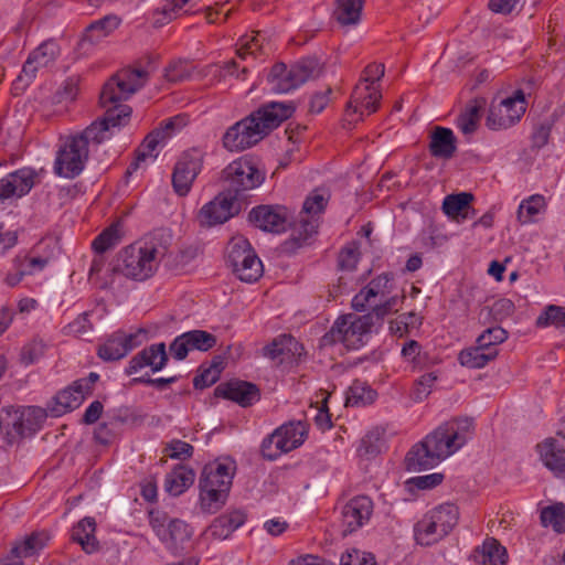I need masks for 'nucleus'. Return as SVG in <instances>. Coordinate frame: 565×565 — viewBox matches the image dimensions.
Segmentation results:
<instances>
[{
  "mask_svg": "<svg viewBox=\"0 0 565 565\" xmlns=\"http://www.w3.org/2000/svg\"><path fill=\"white\" fill-rule=\"evenodd\" d=\"M149 516L153 532L168 550L177 552L183 548V544L190 540L191 531L184 521L170 519L166 513L159 511H151Z\"/></svg>",
  "mask_w": 565,
  "mask_h": 565,
  "instance_id": "1a4fd4ad",
  "label": "nucleus"
},
{
  "mask_svg": "<svg viewBox=\"0 0 565 565\" xmlns=\"http://www.w3.org/2000/svg\"><path fill=\"white\" fill-rule=\"evenodd\" d=\"M121 239V226L120 223H114L105 228L92 243L95 252L104 253L117 244Z\"/></svg>",
  "mask_w": 565,
  "mask_h": 565,
  "instance_id": "79ce46f5",
  "label": "nucleus"
},
{
  "mask_svg": "<svg viewBox=\"0 0 565 565\" xmlns=\"http://www.w3.org/2000/svg\"><path fill=\"white\" fill-rule=\"evenodd\" d=\"M382 95L376 86L370 84H358L352 93L348 105L347 115L364 114L371 115L376 111Z\"/></svg>",
  "mask_w": 565,
  "mask_h": 565,
  "instance_id": "4be33fe9",
  "label": "nucleus"
},
{
  "mask_svg": "<svg viewBox=\"0 0 565 565\" xmlns=\"http://www.w3.org/2000/svg\"><path fill=\"white\" fill-rule=\"evenodd\" d=\"M307 436V427L301 422L284 424L267 436L260 446L263 457L276 460L282 454H287L301 446Z\"/></svg>",
  "mask_w": 565,
  "mask_h": 565,
  "instance_id": "6e6552de",
  "label": "nucleus"
},
{
  "mask_svg": "<svg viewBox=\"0 0 565 565\" xmlns=\"http://www.w3.org/2000/svg\"><path fill=\"white\" fill-rule=\"evenodd\" d=\"M327 205L326 196L315 191L312 192L303 202L302 212L308 216H311V220L301 218L300 227L292 233V242L297 247H301L307 241L317 233V221L313 220V216L321 213Z\"/></svg>",
  "mask_w": 565,
  "mask_h": 565,
  "instance_id": "dca6fc26",
  "label": "nucleus"
},
{
  "mask_svg": "<svg viewBox=\"0 0 565 565\" xmlns=\"http://www.w3.org/2000/svg\"><path fill=\"white\" fill-rule=\"evenodd\" d=\"M392 274L384 273L372 279L365 287L367 289V294L374 299L379 296L384 297L388 295L392 291Z\"/></svg>",
  "mask_w": 565,
  "mask_h": 565,
  "instance_id": "6e6d98bb",
  "label": "nucleus"
},
{
  "mask_svg": "<svg viewBox=\"0 0 565 565\" xmlns=\"http://www.w3.org/2000/svg\"><path fill=\"white\" fill-rule=\"evenodd\" d=\"M476 558L482 565H505L508 559L507 550L495 539H487L482 546L477 550Z\"/></svg>",
  "mask_w": 565,
  "mask_h": 565,
  "instance_id": "473e14b6",
  "label": "nucleus"
},
{
  "mask_svg": "<svg viewBox=\"0 0 565 565\" xmlns=\"http://www.w3.org/2000/svg\"><path fill=\"white\" fill-rule=\"evenodd\" d=\"M239 210V199L231 191H223L201 207L198 220L203 226H213L226 222Z\"/></svg>",
  "mask_w": 565,
  "mask_h": 565,
  "instance_id": "ddd939ff",
  "label": "nucleus"
},
{
  "mask_svg": "<svg viewBox=\"0 0 565 565\" xmlns=\"http://www.w3.org/2000/svg\"><path fill=\"white\" fill-rule=\"evenodd\" d=\"M20 262L28 275H34L42 271L50 262L49 257L42 256H20Z\"/></svg>",
  "mask_w": 565,
  "mask_h": 565,
  "instance_id": "680f3d73",
  "label": "nucleus"
},
{
  "mask_svg": "<svg viewBox=\"0 0 565 565\" xmlns=\"http://www.w3.org/2000/svg\"><path fill=\"white\" fill-rule=\"evenodd\" d=\"M525 110L524 94L522 90H516L513 96L491 105L487 126L492 130L508 129L521 119Z\"/></svg>",
  "mask_w": 565,
  "mask_h": 565,
  "instance_id": "9b49d317",
  "label": "nucleus"
},
{
  "mask_svg": "<svg viewBox=\"0 0 565 565\" xmlns=\"http://www.w3.org/2000/svg\"><path fill=\"white\" fill-rule=\"evenodd\" d=\"M254 253L249 242L245 237H235L230 242L227 249V260L232 268L242 264L247 254Z\"/></svg>",
  "mask_w": 565,
  "mask_h": 565,
  "instance_id": "09e8293b",
  "label": "nucleus"
},
{
  "mask_svg": "<svg viewBox=\"0 0 565 565\" xmlns=\"http://www.w3.org/2000/svg\"><path fill=\"white\" fill-rule=\"evenodd\" d=\"M437 379L438 374L436 372H429L420 376L414 385L412 398L415 402H422L427 398L431 393Z\"/></svg>",
  "mask_w": 565,
  "mask_h": 565,
  "instance_id": "3c124183",
  "label": "nucleus"
},
{
  "mask_svg": "<svg viewBox=\"0 0 565 565\" xmlns=\"http://www.w3.org/2000/svg\"><path fill=\"white\" fill-rule=\"evenodd\" d=\"M373 324L372 315L340 317L322 337L321 343L324 347L341 343L348 350H358L365 343Z\"/></svg>",
  "mask_w": 565,
  "mask_h": 565,
  "instance_id": "39448f33",
  "label": "nucleus"
},
{
  "mask_svg": "<svg viewBox=\"0 0 565 565\" xmlns=\"http://www.w3.org/2000/svg\"><path fill=\"white\" fill-rule=\"evenodd\" d=\"M85 393L74 382L68 387L60 391L49 404V414L52 417H60L79 407L85 398Z\"/></svg>",
  "mask_w": 565,
  "mask_h": 565,
  "instance_id": "b1692460",
  "label": "nucleus"
},
{
  "mask_svg": "<svg viewBox=\"0 0 565 565\" xmlns=\"http://www.w3.org/2000/svg\"><path fill=\"white\" fill-rule=\"evenodd\" d=\"M292 347L297 350L298 343L290 335H284L280 339H275L270 344L265 347V355L270 359H276L285 353L291 351Z\"/></svg>",
  "mask_w": 565,
  "mask_h": 565,
  "instance_id": "5fc2aeb1",
  "label": "nucleus"
},
{
  "mask_svg": "<svg viewBox=\"0 0 565 565\" xmlns=\"http://www.w3.org/2000/svg\"><path fill=\"white\" fill-rule=\"evenodd\" d=\"M295 111L292 104L273 102L264 105L250 114L258 126L262 136L265 137L270 130L277 128L284 120L291 117Z\"/></svg>",
  "mask_w": 565,
  "mask_h": 565,
  "instance_id": "412c9836",
  "label": "nucleus"
},
{
  "mask_svg": "<svg viewBox=\"0 0 565 565\" xmlns=\"http://www.w3.org/2000/svg\"><path fill=\"white\" fill-rule=\"evenodd\" d=\"M60 55V46L55 41H45L30 53L41 67L47 66Z\"/></svg>",
  "mask_w": 565,
  "mask_h": 565,
  "instance_id": "a18cd8bd",
  "label": "nucleus"
},
{
  "mask_svg": "<svg viewBox=\"0 0 565 565\" xmlns=\"http://www.w3.org/2000/svg\"><path fill=\"white\" fill-rule=\"evenodd\" d=\"M226 189L239 199L242 192L259 186L264 181L263 173L247 159H238L230 163L223 171Z\"/></svg>",
  "mask_w": 565,
  "mask_h": 565,
  "instance_id": "9d476101",
  "label": "nucleus"
},
{
  "mask_svg": "<svg viewBox=\"0 0 565 565\" xmlns=\"http://www.w3.org/2000/svg\"><path fill=\"white\" fill-rule=\"evenodd\" d=\"M245 522V515L241 511H233L216 518L207 527L206 534L215 540H226Z\"/></svg>",
  "mask_w": 565,
  "mask_h": 565,
  "instance_id": "cd10ccee",
  "label": "nucleus"
},
{
  "mask_svg": "<svg viewBox=\"0 0 565 565\" xmlns=\"http://www.w3.org/2000/svg\"><path fill=\"white\" fill-rule=\"evenodd\" d=\"M541 522L543 526H551L556 533L565 532V505L558 503L546 507L541 511Z\"/></svg>",
  "mask_w": 565,
  "mask_h": 565,
  "instance_id": "a19ab883",
  "label": "nucleus"
},
{
  "mask_svg": "<svg viewBox=\"0 0 565 565\" xmlns=\"http://www.w3.org/2000/svg\"><path fill=\"white\" fill-rule=\"evenodd\" d=\"M473 422L470 418L449 420L415 444L405 457L408 471L431 469L458 451L471 438Z\"/></svg>",
  "mask_w": 565,
  "mask_h": 565,
  "instance_id": "f03ea898",
  "label": "nucleus"
},
{
  "mask_svg": "<svg viewBox=\"0 0 565 565\" xmlns=\"http://www.w3.org/2000/svg\"><path fill=\"white\" fill-rule=\"evenodd\" d=\"M544 466L556 475L565 476V449L554 439L537 446Z\"/></svg>",
  "mask_w": 565,
  "mask_h": 565,
  "instance_id": "c85d7f7f",
  "label": "nucleus"
},
{
  "mask_svg": "<svg viewBox=\"0 0 565 565\" xmlns=\"http://www.w3.org/2000/svg\"><path fill=\"white\" fill-rule=\"evenodd\" d=\"M47 540L49 536L44 532L33 533L24 541L15 544L11 550V554L17 558L31 557L46 545Z\"/></svg>",
  "mask_w": 565,
  "mask_h": 565,
  "instance_id": "e433bc0d",
  "label": "nucleus"
},
{
  "mask_svg": "<svg viewBox=\"0 0 565 565\" xmlns=\"http://www.w3.org/2000/svg\"><path fill=\"white\" fill-rule=\"evenodd\" d=\"M149 73L141 68L122 70L114 75L103 87L99 103L105 116L92 122L78 134L62 140L54 161V173L66 179L78 177L85 168L90 145H99L109 138V129L127 124L131 108L121 104L139 90Z\"/></svg>",
  "mask_w": 565,
  "mask_h": 565,
  "instance_id": "f257e3e1",
  "label": "nucleus"
},
{
  "mask_svg": "<svg viewBox=\"0 0 565 565\" xmlns=\"http://www.w3.org/2000/svg\"><path fill=\"white\" fill-rule=\"evenodd\" d=\"M364 0H337L333 17L342 26L355 25L360 22Z\"/></svg>",
  "mask_w": 565,
  "mask_h": 565,
  "instance_id": "72a5a7b5",
  "label": "nucleus"
},
{
  "mask_svg": "<svg viewBox=\"0 0 565 565\" xmlns=\"http://www.w3.org/2000/svg\"><path fill=\"white\" fill-rule=\"evenodd\" d=\"M47 415L49 409L39 406L20 407L12 414L8 413L7 426H11L19 437L31 436L42 428Z\"/></svg>",
  "mask_w": 565,
  "mask_h": 565,
  "instance_id": "2eb2a0df",
  "label": "nucleus"
},
{
  "mask_svg": "<svg viewBox=\"0 0 565 565\" xmlns=\"http://www.w3.org/2000/svg\"><path fill=\"white\" fill-rule=\"evenodd\" d=\"M242 264L233 267L234 273L242 281L254 282L263 275V264L254 253L247 254Z\"/></svg>",
  "mask_w": 565,
  "mask_h": 565,
  "instance_id": "4c0bfd02",
  "label": "nucleus"
},
{
  "mask_svg": "<svg viewBox=\"0 0 565 565\" xmlns=\"http://www.w3.org/2000/svg\"><path fill=\"white\" fill-rule=\"evenodd\" d=\"M192 350L207 351L216 344V337L204 330H191L183 333Z\"/></svg>",
  "mask_w": 565,
  "mask_h": 565,
  "instance_id": "c03bdc74",
  "label": "nucleus"
},
{
  "mask_svg": "<svg viewBox=\"0 0 565 565\" xmlns=\"http://www.w3.org/2000/svg\"><path fill=\"white\" fill-rule=\"evenodd\" d=\"M186 125V118L183 115H178L164 120L157 130H162L166 139L172 137L182 127Z\"/></svg>",
  "mask_w": 565,
  "mask_h": 565,
  "instance_id": "0e129e2a",
  "label": "nucleus"
},
{
  "mask_svg": "<svg viewBox=\"0 0 565 565\" xmlns=\"http://www.w3.org/2000/svg\"><path fill=\"white\" fill-rule=\"evenodd\" d=\"M167 252L168 247L162 238L157 235L149 236L120 252L117 269L127 278L143 281L157 271Z\"/></svg>",
  "mask_w": 565,
  "mask_h": 565,
  "instance_id": "7ed1b4c3",
  "label": "nucleus"
},
{
  "mask_svg": "<svg viewBox=\"0 0 565 565\" xmlns=\"http://www.w3.org/2000/svg\"><path fill=\"white\" fill-rule=\"evenodd\" d=\"M473 195L469 192L449 194L444 199L443 211L448 217L461 223L465 220L470 218V214L473 215V210L471 207Z\"/></svg>",
  "mask_w": 565,
  "mask_h": 565,
  "instance_id": "bb28decb",
  "label": "nucleus"
},
{
  "mask_svg": "<svg viewBox=\"0 0 565 565\" xmlns=\"http://www.w3.org/2000/svg\"><path fill=\"white\" fill-rule=\"evenodd\" d=\"M202 167L203 153L199 149H191L180 156L172 173V186L178 195L185 196L190 192Z\"/></svg>",
  "mask_w": 565,
  "mask_h": 565,
  "instance_id": "f8f14e48",
  "label": "nucleus"
},
{
  "mask_svg": "<svg viewBox=\"0 0 565 565\" xmlns=\"http://www.w3.org/2000/svg\"><path fill=\"white\" fill-rule=\"evenodd\" d=\"M263 138L254 117L248 116L227 129L223 137V145L231 151H242Z\"/></svg>",
  "mask_w": 565,
  "mask_h": 565,
  "instance_id": "4468645a",
  "label": "nucleus"
},
{
  "mask_svg": "<svg viewBox=\"0 0 565 565\" xmlns=\"http://www.w3.org/2000/svg\"><path fill=\"white\" fill-rule=\"evenodd\" d=\"M458 509L451 503L441 504L428 513L415 525V539L418 544L429 546L445 537L458 522Z\"/></svg>",
  "mask_w": 565,
  "mask_h": 565,
  "instance_id": "423d86ee",
  "label": "nucleus"
},
{
  "mask_svg": "<svg viewBox=\"0 0 565 565\" xmlns=\"http://www.w3.org/2000/svg\"><path fill=\"white\" fill-rule=\"evenodd\" d=\"M402 299L403 297L392 296L384 302L376 305L373 308V312L371 315L373 316V318L376 317L377 320H382L385 316L396 310V307L398 306Z\"/></svg>",
  "mask_w": 565,
  "mask_h": 565,
  "instance_id": "338daca9",
  "label": "nucleus"
},
{
  "mask_svg": "<svg viewBox=\"0 0 565 565\" xmlns=\"http://www.w3.org/2000/svg\"><path fill=\"white\" fill-rule=\"evenodd\" d=\"M23 268L24 267H23L22 263L20 262V255L15 256L12 259L11 269L7 273V275L4 277L6 285L9 287H15L22 281V279L25 276H29L26 270H24Z\"/></svg>",
  "mask_w": 565,
  "mask_h": 565,
  "instance_id": "bf43d9fd",
  "label": "nucleus"
},
{
  "mask_svg": "<svg viewBox=\"0 0 565 565\" xmlns=\"http://www.w3.org/2000/svg\"><path fill=\"white\" fill-rule=\"evenodd\" d=\"M95 530L96 522L93 518H84L73 529V540L79 543L82 548L88 554L98 550Z\"/></svg>",
  "mask_w": 565,
  "mask_h": 565,
  "instance_id": "2f4dec72",
  "label": "nucleus"
},
{
  "mask_svg": "<svg viewBox=\"0 0 565 565\" xmlns=\"http://www.w3.org/2000/svg\"><path fill=\"white\" fill-rule=\"evenodd\" d=\"M457 150V139L451 129L437 126L430 134L429 151L433 157L450 159Z\"/></svg>",
  "mask_w": 565,
  "mask_h": 565,
  "instance_id": "393cba45",
  "label": "nucleus"
},
{
  "mask_svg": "<svg viewBox=\"0 0 565 565\" xmlns=\"http://www.w3.org/2000/svg\"><path fill=\"white\" fill-rule=\"evenodd\" d=\"M236 462L230 457L218 458L204 466L200 481V502L204 511L216 512L228 495Z\"/></svg>",
  "mask_w": 565,
  "mask_h": 565,
  "instance_id": "20e7f679",
  "label": "nucleus"
},
{
  "mask_svg": "<svg viewBox=\"0 0 565 565\" xmlns=\"http://www.w3.org/2000/svg\"><path fill=\"white\" fill-rule=\"evenodd\" d=\"M194 477V471L191 468L178 466L166 476L164 489L169 494L178 497L193 484Z\"/></svg>",
  "mask_w": 565,
  "mask_h": 565,
  "instance_id": "c756f323",
  "label": "nucleus"
},
{
  "mask_svg": "<svg viewBox=\"0 0 565 565\" xmlns=\"http://www.w3.org/2000/svg\"><path fill=\"white\" fill-rule=\"evenodd\" d=\"M508 338L507 331L501 327H492L484 330L478 338L477 343L489 351H498L497 345Z\"/></svg>",
  "mask_w": 565,
  "mask_h": 565,
  "instance_id": "8fccbe9b",
  "label": "nucleus"
},
{
  "mask_svg": "<svg viewBox=\"0 0 565 565\" xmlns=\"http://www.w3.org/2000/svg\"><path fill=\"white\" fill-rule=\"evenodd\" d=\"M385 430L375 427L369 430L361 439L358 447V455L362 458H372L379 455L384 447Z\"/></svg>",
  "mask_w": 565,
  "mask_h": 565,
  "instance_id": "c9c22d12",
  "label": "nucleus"
},
{
  "mask_svg": "<svg viewBox=\"0 0 565 565\" xmlns=\"http://www.w3.org/2000/svg\"><path fill=\"white\" fill-rule=\"evenodd\" d=\"M215 395L234 401L244 407L252 405L259 397L256 385L244 381H233L218 385L215 388Z\"/></svg>",
  "mask_w": 565,
  "mask_h": 565,
  "instance_id": "5701e85b",
  "label": "nucleus"
},
{
  "mask_svg": "<svg viewBox=\"0 0 565 565\" xmlns=\"http://www.w3.org/2000/svg\"><path fill=\"white\" fill-rule=\"evenodd\" d=\"M262 50L260 35L244 36L239 40L237 55L245 61L247 56H255L257 51Z\"/></svg>",
  "mask_w": 565,
  "mask_h": 565,
  "instance_id": "4d7b16f0",
  "label": "nucleus"
},
{
  "mask_svg": "<svg viewBox=\"0 0 565 565\" xmlns=\"http://www.w3.org/2000/svg\"><path fill=\"white\" fill-rule=\"evenodd\" d=\"M191 0H164L162 6L152 13L153 25L163 26L173 19H177L184 6Z\"/></svg>",
  "mask_w": 565,
  "mask_h": 565,
  "instance_id": "58836bf2",
  "label": "nucleus"
},
{
  "mask_svg": "<svg viewBox=\"0 0 565 565\" xmlns=\"http://www.w3.org/2000/svg\"><path fill=\"white\" fill-rule=\"evenodd\" d=\"M513 311L514 303L508 298L498 299L491 307V312L497 320L511 316Z\"/></svg>",
  "mask_w": 565,
  "mask_h": 565,
  "instance_id": "774afa93",
  "label": "nucleus"
},
{
  "mask_svg": "<svg viewBox=\"0 0 565 565\" xmlns=\"http://www.w3.org/2000/svg\"><path fill=\"white\" fill-rule=\"evenodd\" d=\"M376 397V393L364 386L362 383H354L350 387V394L348 396V403L351 405H366L372 403Z\"/></svg>",
  "mask_w": 565,
  "mask_h": 565,
  "instance_id": "864d4df0",
  "label": "nucleus"
},
{
  "mask_svg": "<svg viewBox=\"0 0 565 565\" xmlns=\"http://www.w3.org/2000/svg\"><path fill=\"white\" fill-rule=\"evenodd\" d=\"M41 66L29 55L23 64L22 71L17 78L15 87L23 88L32 83Z\"/></svg>",
  "mask_w": 565,
  "mask_h": 565,
  "instance_id": "13d9d810",
  "label": "nucleus"
},
{
  "mask_svg": "<svg viewBox=\"0 0 565 565\" xmlns=\"http://www.w3.org/2000/svg\"><path fill=\"white\" fill-rule=\"evenodd\" d=\"M544 207V199L541 195H532L530 199L521 202L518 210V220L522 224L531 223L541 210Z\"/></svg>",
  "mask_w": 565,
  "mask_h": 565,
  "instance_id": "49530a36",
  "label": "nucleus"
},
{
  "mask_svg": "<svg viewBox=\"0 0 565 565\" xmlns=\"http://www.w3.org/2000/svg\"><path fill=\"white\" fill-rule=\"evenodd\" d=\"M127 349L118 332H115L107 341L98 348V355L104 361H117L126 356Z\"/></svg>",
  "mask_w": 565,
  "mask_h": 565,
  "instance_id": "37998d69",
  "label": "nucleus"
},
{
  "mask_svg": "<svg viewBox=\"0 0 565 565\" xmlns=\"http://www.w3.org/2000/svg\"><path fill=\"white\" fill-rule=\"evenodd\" d=\"M220 377V369L214 365L203 370L194 377L193 384L195 388H205L213 385Z\"/></svg>",
  "mask_w": 565,
  "mask_h": 565,
  "instance_id": "052dcab7",
  "label": "nucleus"
},
{
  "mask_svg": "<svg viewBox=\"0 0 565 565\" xmlns=\"http://www.w3.org/2000/svg\"><path fill=\"white\" fill-rule=\"evenodd\" d=\"M497 355L498 351L486 350V348L476 342L475 347L462 350L458 359L462 366L481 369L494 360Z\"/></svg>",
  "mask_w": 565,
  "mask_h": 565,
  "instance_id": "f704fd0d",
  "label": "nucleus"
},
{
  "mask_svg": "<svg viewBox=\"0 0 565 565\" xmlns=\"http://www.w3.org/2000/svg\"><path fill=\"white\" fill-rule=\"evenodd\" d=\"M249 221L265 232L281 233L289 223V213L282 205H259L249 212Z\"/></svg>",
  "mask_w": 565,
  "mask_h": 565,
  "instance_id": "a211bd4d",
  "label": "nucleus"
},
{
  "mask_svg": "<svg viewBox=\"0 0 565 565\" xmlns=\"http://www.w3.org/2000/svg\"><path fill=\"white\" fill-rule=\"evenodd\" d=\"M67 333L76 337H81L92 330V323L88 319V313L84 312L79 315L74 321L67 324Z\"/></svg>",
  "mask_w": 565,
  "mask_h": 565,
  "instance_id": "e2e57ef3",
  "label": "nucleus"
},
{
  "mask_svg": "<svg viewBox=\"0 0 565 565\" xmlns=\"http://www.w3.org/2000/svg\"><path fill=\"white\" fill-rule=\"evenodd\" d=\"M168 360L169 356L166 344L163 342L153 343L146 347L130 359L127 367L125 369V373L127 375H132L147 366L150 367L152 373H157L163 370Z\"/></svg>",
  "mask_w": 565,
  "mask_h": 565,
  "instance_id": "6ab92c4d",
  "label": "nucleus"
},
{
  "mask_svg": "<svg viewBox=\"0 0 565 565\" xmlns=\"http://www.w3.org/2000/svg\"><path fill=\"white\" fill-rule=\"evenodd\" d=\"M49 348L47 341L40 337L32 338L26 342L20 352V361L24 365H31L40 361L44 356Z\"/></svg>",
  "mask_w": 565,
  "mask_h": 565,
  "instance_id": "ea45409f",
  "label": "nucleus"
},
{
  "mask_svg": "<svg viewBox=\"0 0 565 565\" xmlns=\"http://www.w3.org/2000/svg\"><path fill=\"white\" fill-rule=\"evenodd\" d=\"M169 351L173 359L178 361H182L188 356L191 349L183 333L174 338L170 343Z\"/></svg>",
  "mask_w": 565,
  "mask_h": 565,
  "instance_id": "69168bd1",
  "label": "nucleus"
},
{
  "mask_svg": "<svg viewBox=\"0 0 565 565\" xmlns=\"http://www.w3.org/2000/svg\"><path fill=\"white\" fill-rule=\"evenodd\" d=\"M320 74V64L317 58H302L287 67L284 63L273 66L268 74L270 89L275 93H288L298 88L307 81L317 78Z\"/></svg>",
  "mask_w": 565,
  "mask_h": 565,
  "instance_id": "0eeeda50",
  "label": "nucleus"
},
{
  "mask_svg": "<svg viewBox=\"0 0 565 565\" xmlns=\"http://www.w3.org/2000/svg\"><path fill=\"white\" fill-rule=\"evenodd\" d=\"M373 511V502L366 495L352 498L341 511L343 534L348 535L369 521Z\"/></svg>",
  "mask_w": 565,
  "mask_h": 565,
  "instance_id": "aec40b11",
  "label": "nucleus"
},
{
  "mask_svg": "<svg viewBox=\"0 0 565 565\" xmlns=\"http://www.w3.org/2000/svg\"><path fill=\"white\" fill-rule=\"evenodd\" d=\"M121 19L116 14H108L98 19L85 29L82 43L97 45L119 28Z\"/></svg>",
  "mask_w": 565,
  "mask_h": 565,
  "instance_id": "a878e982",
  "label": "nucleus"
},
{
  "mask_svg": "<svg viewBox=\"0 0 565 565\" xmlns=\"http://www.w3.org/2000/svg\"><path fill=\"white\" fill-rule=\"evenodd\" d=\"M480 120V108L477 105H469L457 118V127L469 136L473 134Z\"/></svg>",
  "mask_w": 565,
  "mask_h": 565,
  "instance_id": "de8ad7c7",
  "label": "nucleus"
},
{
  "mask_svg": "<svg viewBox=\"0 0 565 565\" xmlns=\"http://www.w3.org/2000/svg\"><path fill=\"white\" fill-rule=\"evenodd\" d=\"M39 173L33 168L24 167L9 173L0 180V203L11 198H22L35 185Z\"/></svg>",
  "mask_w": 565,
  "mask_h": 565,
  "instance_id": "f3484780",
  "label": "nucleus"
},
{
  "mask_svg": "<svg viewBox=\"0 0 565 565\" xmlns=\"http://www.w3.org/2000/svg\"><path fill=\"white\" fill-rule=\"evenodd\" d=\"M166 140L162 130L154 129L151 131L138 148L136 159L128 167L127 173L130 174L136 171L140 163L147 159H154L157 157V153H154L157 147L163 145Z\"/></svg>",
  "mask_w": 565,
  "mask_h": 565,
  "instance_id": "7c9ffc66",
  "label": "nucleus"
},
{
  "mask_svg": "<svg viewBox=\"0 0 565 565\" xmlns=\"http://www.w3.org/2000/svg\"><path fill=\"white\" fill-rule=\"evenodd\" d=\"M539 327L565 326V308L558 306H548L537 318Z\"/></svg>",
  "mask_w": 565,
  "mask_h": 565,
  "instance_id": "603ef678",
  "label": "nucleus"
}]
</instances>
